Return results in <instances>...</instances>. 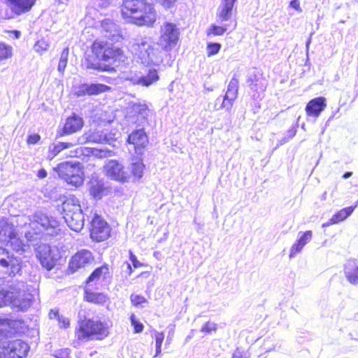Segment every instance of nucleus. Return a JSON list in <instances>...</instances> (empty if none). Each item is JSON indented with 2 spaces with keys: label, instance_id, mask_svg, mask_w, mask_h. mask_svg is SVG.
Segmentation results:
<instances>
[{
  "label": "nucleus",
  "instance_id": "nucleus-1",
  "mask_svg": "<svg viewBox=\"0 0 358 358\" xmlns=\"http://www.w3.org/2000/svg\"><path fill=\"white\" fill-rule=\"evenodd\" d=\"M16 222L19 227L24 228L22 233L24 234L26 241L19 237L12 222L4 218L0 220V242L10 244L16 252L26 251L29 244L34 245V242L41 236H52L59 228V222L42 211H37L30 217L20 216Z\"/></svg>",
  "mask_w": 358,
  "mask_h": 358
},
{
  "label": "nucleus",
  "instance_id": "nucleus-2",
  "mask_svg": "<svg viewBox=\"0 0 358 358\" xmlns=\"http://www.w3.org/2000/svg\"><path fill=\"white\" fill-rule=\"evenodd\" d=\"M33 299L29 287L24 281H14L7 286L0 287V307L11 306L25 310L31 306Z\"/></svg>",
  "mask_w": 358,
  "mask_h": 358
},
{
  "label": "nucleus",
  "instance_id": "nucleus-3",
  "mask_svg": "<svg viewBox=\"0 0 358 358\" xmlns=\"http://www.w3.org/2000/svg\"><path fill=\"white\" fill-rule=\"evenodd\" d=\"M158 43L150 38L139 36L131 41L130 51L141 64L147 66H158L163 62L162 52Z\"/></svg>",
  "mask_w": 358,
  "mask_h": 358
},
{
  "label": "nucleus",
  "instance_id": "nucleus-4",
  "mask_svg": "<svg viewBox=\"0 0 358 358\" xmlns=\"http://www.w3.org/2000/svg\"><path fill=\"white\" fill-rule=\"evenodd\" d=\"M122 15L129 22L139 26H150L156 20L152 5L146 3L145 0H124Z\"/></svg>",
  "mask_w": 358,
  "mask_h": 358
},
{
  "label": "nucleus",
  "instance_id": "nucleus-5",
  "mask_svg": "<svg viewBox=\"0 0 358 358\" xmlns=\"http://www.w3.org/2000/svg\"><path fill=\"white\" fill-rule=\"evenodd\" d=\"M113 326L110 320H84L79 322L76 335L78 340L95 338L99 340L106 338Z\"/></svg>",
  "mask_w": 358,
  "mask_h": 358
},
{
  "label": "nucleus",
  "instance_id": "nucleus-6",
  "mask_svg": "<svg viewBox=\"0 0 358 358\" xmlns=\"http://www.w3.org/2000/svg\"><path fill=\"white\" fill-rule=\"evenodd\" d=\"M108 44V42L101 41H96L93 43L92 46V55L87 59V67L88 69L101 71H108V66L106 64L101 63V62H105L106 58H108V56L106 55Z\"/></svg>",
  "mask_w": 358,
  "mask_h": 358
},
{
  "label": "nucleus",
  "instance_id": "nucleus-7",
  "mask_svg": "<svg viewBox=\"0 0 358 358\" xmlns=\"http://www.w3.org/2000/svg\"><path fill=\"white\" fill-rule=\"evenodd\" d=\"M29 349V345L20 340L0 341V358H26Z\"/></svg>",
  "mask_w": 358,
  "mask_h": 358
},
{
  "label": "nucleus",
  "instance_id": "nucleus-8",
  "mask_svg": "<svg viewBox=\"0 0 358 358\" xmlns=\"http://www.w3.org/2000/svg\"><path fill=\"white\" fill-rule=\"evenodd\" d=\"M21 270V260L0 247V278H5L18 273Z\"/></svg>",
  "mask_w": 358,
  "mask_h": 358
},
{
  "label": "nucleus",
  "instance_id": "nucleus-9",
  "mask_svg": "<svg viewBox=\"0 0 358 358\" xmlns=\"http://www.w3.org/2000/svg\"><path fill=\"white\" fill-rule=\"evenodd\" d=\"M180 31L175 24L166 22L160 29L158 45L165 51H170L179 40Z\"/></svg>",
  "mask_w": 358,
  "mask_h": 358
},
{
  "label": "nucleus",
  "instance_id": "nucleus-10",
  "mask_svg": "<svg viewBox=\"0 0 358 358\" xmlns=\"http://www.w3.org/2000/svg\"><path fill=\"white\" fill-rule=\"evenodd\" d=\"M110 228L108 224L99 215L95 214L91 221L90 236L92 240L101 242L110 236Z\"/></svg>",
  "mask_w": 358,
  "mask_h": 358
},
{
  "label": "nucleus",
  "instance_id": "nucleus-11",
  "mask_svg": "<svg viewBox=\"0 0 358 358\" xmlns=\"http://www.w3.org/2000/svg\"><path fill=\"white\" fill-rule=\"evenodd\" d=\"M238 91V81L236 78H233L229 81L227 87V91L223 98L218 97L215 103V109L220 110L226 108L227 110H230L233 102L237 98Z\"/></svg>",
  "mask_w": 358,
  "mask_h": 358
},
{
  "label": "nucleus",
  "instance_id": "nucleus-12",
  "mask_svg": "<svg viewBox=\"0 0 358 358\" xmlns=\"http://www.w3.org/2000/svg\"><path fill=\"white\" fill-rule=\"evenodd\" d=\"M36 256L41 265L47 270H51L56 264L57 257L52 249L47 244H40L36 248Z\"/></svg>",
  "mask_w": 358,
  "mask_h": 358
},
{
  "label": "nucleus",
  "instance_id": "nucleus-13",
  "mask_svg": "<svg viewBox=\"0 0 358 358\" xmlns=\"http://www.w3.org/2000/svg\"><path fill=\"white\" fill-rule=\"evenodd\" d=\"M110 90V87L101 83L82 84L75 88L74 94L77 96L98 95Z\"/></svg>",
  "mask_w": 358,
  "mask_h": 358
},
{
  "label": "nucleus",
  "instance_id": "nucleus-14",
  "mask_svg": "<svg viewBox=\"0 0 358 358\" xmlns=\"http://www.w3.org/2000/svg\"><path fill=\"white\" fill-rule=\"evenodd\" d=\"M93 261V257L90 251L83 250L78 251L71 258L69 262V268L72 272L90 264Z\"/></svg>",
  "mask_w": 358,
  "mask_h": 358
},
{
  "label": "nucleus",
  "instance_id": "nucleus-15",
  "mask_svg": "<svg viewBox=\"0 0 358 358\" xmlns=\"http://www.w3.org/2000/svg\"><path fill=\"white\" fill-rule=\"evenodd\" d=\"M127 141L134 145L135 152L141 155L148 143V138L143 129H138L129 135Z\"/></svg>",
  "mask_w": 358,
  "mask_h": 358
},
{
  "label": "nucleus",
  "instance_id": "nucleus-16",
  "mask_svg": "<svg viewBox=\"0 0 358 358\" xmlns=\"http://www.w3.org/2000/svg\"><path fill=\"white\" fill-rule=\"evenodd\" d=\"M237 0H221L216 17L220 23L229 21L232 16L234 4Z\"/></svg>",
  "mask_w": 358,
  "mask_h": 358
},
{
  "label": "nucleus",
  "instance_id": "nucleus-17",
  "mask_svg": "<svg viewBox=\"0 0 358 358\" xmlns=\"http://www.w3.org/2000/svg\"><path fill=\"white\" fill-rule=\"evenodd\" d=\"M103 36L113 41H119L121 38L120 27L109 19L104 20L101 24Z\"/></svg>",
  "mask_w": 358,
  "mask_h": 358
},
{
  "label": "nucleus",
  "instance_id": "nucleus-18",
  "mask_svg": "<svg viewBox=\"0 0 358 358\" xmlns=\"http://www.w3.org/2000/svg\"><path fill=\"white\" fill-rule=\"evenodd\" d=\"M65 222L71 230L80 231L84 227L85 219L83 210L63 215Z\"/></svg>",
  "mask_w": 358,
  "mask_h": 358
},
{
  "label": "nucleus",
  "instance_id": "nucleus-19",
  "mask_svg": "<svg viewBox=\"0 0 358 358\" xmlns=\"http://www.w3.org/2000/svg\"><path fill=\"white\" fill-rule=\"evenodd\" d=\"M103 172L106 176L112 179H125L123 166L115 160L108 161L103 166Z\"/></svg>",
  "mask_w": 358,
  "mask_h": 358
},
{
  "label": "nucleus",
  "instance_id": "nucleus-20",
  "mask_svg": "<svg viewBox=\"0 0 358 358\" xmlns=\"http://www.w3.org/2000/svg\"><path fill=\"white\" fill-rule=\"evenodd\" d=\"M18 324L16 320H10L0 316V341L7 340L8 336L15 334Z\"/></svg>",
  "mask_w": 358,
  "mask_h": 358
},
{
  "label": "nucleus",
  "instance_id": "nucleus-21",
  "mask_svg": "<svg viewBox=\"0 0 358 358\" xmlns=\"http://www.w3.org/2000/svg\"><path fill=\"white\" fill-rule=\"evenodd\" d=\"M106 55L108 56V58H106L104 64L108 66V69H110V65L114 64L116 62H124L126 58L123 50L118 47L114 46L110 43L108 44Z\"/></svg>",
  "mask_w": 358,
  "mask_h": 358
},
{
  "label": "nucleus",
  "instance_id": "nucleus-22",
  "mask_svg": "<svg viewBox=\"0 0 358 358\" xmlns=\"http://www.w3.org/2000/svg\"><path fill=\"white\" fill-rule=\"evenodd\" d=\"M327 106L326 99L324 97H317L310 100L306 107L308 115L317 117Z\"/></svg>",
  "mask_w": 358,
  "mask_h": 358
},
{
  "label": "nucleus",
  "instance_id": "nucleus-23",
  "mask_svg": "<svg viewBox=\"0 0 358 358\" xmlns=\"http://www.w3.org/2000/svg\"><path fill=\"white\" fill-rule=\"evenodd\" d=\"M13 13L20 15L31 10L36 0H7Z\"/></svg>",
  "mask_w": 358,
  "mask_h": 358
},
{
  "label": "nucleus",
  "instance_id": "nucleus-24",
  "mask_svg": "<svg viewBox=\"0 0 358 358\" xmlns=\"http://www.w3.org/2000/svg\"><path fill=\"white\" fill-rule=\"evenodd\" d=\"M90 192L94 199H100L109 193L110 188L103 180H91Z\"/></svg>",
  "mask_w": 358,
  "mask_h": 358
},
{
  "label": "nucleus",
  "instance_id": "nucleus-25",
  "mask_svg": "<svg viewBox=\"0 0 358 358\" xmlns=\"http://www.w3.org/2000/svg\"><path fill=\"white\" fill-rule=\"evenodd\" d=\"M83 126V119L78 115H73L66 119L63 132L65 134H71L79 131Z\"/></svg>",
  "mask_w": 358,
  "mask_h": 358
},
{
  "label": "nucleus",
  "instance_id": "nucleus-26",
  "mask_svg": "<svg viewBox=\"0 0 358 358\" xmlns=\"http://www.w3.org/2000/svg\"><path fill=\"white\" fill-rule=\"evenodd\" d=\"M344 271L345 277L350 283H358V264L355 259L348 260Z\"/></svg>",
  "mask_w": 358,
  "mask_h": 358
},
{
  "label": "nucleus",
  "instance_id": "nucleus-27",
  "mask_svg": "<svg viewBox=\"0 0 358 358\" xmlns=\"http://www.w3.org/2000/svg\"><path fill=\"white\" fill-rule=\"evenodd\" d=\"M80 143L86 142H92L96 143H109V139L107 136L100 131H90L85 133L80 138Z\"/></svg>",
  "mask_w": 358,
  "mask_h": 358
},
{
  "label": "nucleus",
  "instance_id": "nucleus-28",
  "mask_svg": "<svg viewBox=\"0 0 358 358\" xmlns=\"http://www.w3.org/2000/svg\"><path fill=\"white\" fill-rule=\"evenodd\" d=\"M63 215L82 210L79 201L73 196L66 197L62 204Z\"/></svg>",
  "mask_w": 358,
  "mask_h": 358
},
{
  "label": "nucleus",
  "instance_id": "nucleus-29",
  "mask_svg": "<svg viewBox=\"0 0 358 358\" xmlns=\"http://www.w3.org/2000/svg\"><path fill=\"white\" fill-rule=\"evenodd\" d=\"M357 203L358 201H357L356 204L354 206H350L341 209L340 211H338V213L333 215V217L331 218V222L336 224L345 220L354 211L355 208L357 206Z\"/></svg>",
  "mask_w": 358,
  "mask_h": 358
},
{
  "label": "nucleus",
  "instance_id": "nucleus-30",
  "mask_svg": "<svg viewBox=\"0 0 358 358\" xmlns=\"http://www.w3.org/2000/svg\"><path fill=\"white\" fill-rule=\"evenodd\" d=\"M157 70L156 69H149L145 76H141V85L148 87L159 80Z\"/></svg>",
  "mask_w": 358,
  "mask_h": 358
},
{
  "label": "nucleus",
  "instance_id": "nucleus-31",
  "mask_svg": "<svg viewBox=\"0 0 358 358\" xmlns=\"http://www.w3.org/2000/svg\"><path fill=\"white\" fill-rule=\"evenodd\" d=\"M59 175L61 173H64L66 176V178H64L63 179H70L71 178L74 177H78L80 178H82V176H80L78 173H75V171H76L78 172V169L77 166H74L69 164H63L61 166L59 167Z\"/></svg>",
  "mask_w": 358,
  "mask_h": 358
},
{
  "label": "nucleus",
  "instance_id": "nucleus-32",
  "mask_svg": "<svg viewBox=\"0 0 358 358\" xmlns=\"http://www.w3.org/2000/svg\"><path fill=\"white\" fill-rule=\"evenodd\" d=\"M108 273V268L106 266H101L94 271V272L90 275L87 279V283L89 284L91 282H98L101 278L104 279L106 275Z\"/></svg>",
  "mask_w": 358,
  "mask_h": 358
},
{
  "label": "nucleus",
  "instance_id": "nucleus-33",
  "mask_svg": "<svg viewBox=\"0 0 358 358\" xmlns=\"http://www.w3.org/2000/svg\"><path fill=\"white\" fill-rule=\"evenodd\" d=\"M85 298L87 301L92 302L94 303L102 304L106 302L107 297L102 293L92 292L86 289Z\"/></svg>",
  "mask_w": 358,
  "mask_h": 358
},
{
  "label": "nucleus",
  "instance_id": "nucleus-34",
  "mask_svg": "<svg viewBox=\"0 0 358 358\" xmlns=\"http://www.w3.org/2000/svg\"><path fill=\"white\" fill-rule=\"evenodd\" d=\"M133 162L131 164V171L133 176L136 178H141L143 176V169L145 168L144 164H143V160L140 157H136L132 159Z\"/></svg>",
  "mask_w": 358,
  "mask_h": 358
},
{
  "label": "nucleus",
  "instance_id": "nucleus-35",
  "mask_svg": "<svg viewBox=\"0 0 358 358\" xmlns=\"http://www.w3.org/2000/svg\"><path fill=\"white\" fill-rule=\"evenodd\" d=\"M129 113L134 115H139L145 116L148 112V107L145 104L134 103L129 108Z\"/></svg>",
  "mask_w": 358,
  "mask_h": 358
},
{
  "label": "nucleus",
  "instance_id": "nucleus-36",
  "mask_svg": "<svg viewBox=\"0 0 358 358\" xmlns=\"http://www.w3.org/2000/svg\"><path fill=\"white\" fill-rule=\"evenodd\" d=\"M91 153L92 155L100 159L113 155V152L108 148H93L92 149Z\"/></svg>",
  "mask_w": 358,
  "mask_h": 358
},
{
  "label": "nucleus",
  "instance_id": "nucleus-37",
  "mask_svg": "<svg viewBox=\"0 0 358 358\" xmlns=\"http://www.w3.org/2000/svg\"><path fill=\"white\" fill-rule=\"evenodd\" d=\"M155 333V348L156 352L155 357H157L162 352V345L164 339V332H159L157 331H154Z\"/></svg>",
  "mask_w": 358,
  "mask_h": 358
},
{
  "label": "nucleus",
  "instance_id": "nucleus-38",
  "mask_svg": "<svg viewBox=\"0 0 358 358\" xmlns=\"http://www.w3.org/2000/svg\"><path fill=\"white\" fill-rule=\"evenodd\" d=\"M49 46V41L45 38H42L35 43L34 50L41 55L48 49Z\"/></svg>",
  "mask_w": 358,
  "mask_h": 358
},
{
  "label": "nucleus",
  "instance_id": "nucleus-39",
  "mask_svg": "<svg viewBox=\"0 0 358 358\" xmlns=\"http://www.w3.org/2000/svg\"><path fill=\"white\" fill-rule=\"evenodd\" d=\"M227 30L226 26H217L212 24L207 31V34L213 36H222Z\"/></svg>",
  "mask_w": 358,
  "mask_h": 358
},
{
  "label": "nucleus",
  "instance_id": "nucleus-40",
  "mask_svg": "<svg viewBox=\"0 0 358 358\" xmlns=\"http://www.w3.org/2000/svg\"><path fill=\"white\" fill-rule=\"evenodd\" d=\"M12 56V48L3 43H0V62Z\"/></svg>",
  "mask_w": 358,
  "mask_h": 358
},
{
  "label": "nucleus",
  "instance_id": "nucleus-41",
  "mask_svg": "<svg viewBox=\"0 0 358 358\" xmlns=\"http://www.w3.org/2000/svg\"><path fill=\"white\" fill-rule=\"evenodd\" d=\"M68 55H69V49L65 48L62 52L59 64H58V71L60 72H63L66 66L67 61H68Z\"/></svg>",
  "mask_w": 358,
  "mask_h": 358
},
{
  "label": "nucleus",
  "instance_id": "nucleus-42",
  "mask_svg": "<svg viewBox=\"0 0 358 358\" xmlns=\"http://www.w3.org/2000/svg\"><path fill=\"white\" fill-rule=\"evenodd\" d=\"M124 78L131 81L134 85H141V75H138L134 72H128L124 75Z\"/></svg>",
  "mask_w": 358,
  "mask_h": 358
},
{
  "label": "nucleus",
  "instance_id": "nucleus-43",
  "mask_svg": "<svg viewBox=\"0 0 358 358\" xmlns=\"http://www.w3.org/2000/svg\"><path fill=\"white\" fill-rule=\"evenodd\" d=\"M71 350L69 348L58 349L53 352L55 358H70Z\"/></svg>",
  "mask_w": 358,
  "mask_h": 358
},
{
  "label": "nucleus",
  "instance_id": "nucleus-44",
  "mask_svg": "<svg viewBox=\"0 0 358 358\" xmlns=\"http://www.w3.org/2000/svg\"><path fill=\"white\" fill-rule=\"evenodd\" d=\"M313 237V232L312 231H306L305 232H303L301 235L299 237V239L297 240L299 241L301 245L305 246L308 243H309Z\"/></svg>",
  "mask_w": 358,
  "mask_h": 358
},
{
  "label": "nucleus",
  "instance_id": "nucleus-45",
  "mask_svg": "<svg viewBox=\"0 0 358 358\" xmlns=\"http://www.w3.org/2000/svg\"><path fill=\"white\" fill-rule=\"evenodd\" d=\"M303 245L301 243L296 241L290 248L289 258H292L296 256V254L301 252L303 248Z\"/></svg>",
  "mask_w": 358,
  "mask_h": 358
},
{
  "label": "nucleus",
  "instance_id": "nucleus-46",
  "mask_svg": "<svg viewBox=\"0 0 358 358\" xmlns=\"http://www.w3.org/2000/svg\"><path fill=\"white\" fill-rule=\"evenodd\" d=\"M221 48V45L217 43H210L207 45L208 56L217 54Z\"/></svg>",
  "mask_w": 358,
  "mask_h": 358
},
{
  "label": "nucleus",
  "instance_id": "nucleus-47",
  "mask_svg": "<svg viewBox=\"0 0 358 358\" xmlns=\"http://www.w3.org/2000/svg\"><path fill=\"white\" fill-rule=\"evenodd\" d=\"M131 324L134 327L135 333H140L143 330V325L139 321L137 320L134 314H132L130 317Z\"/></svg>",
  "mask_w": 358,
  "mask_h": 358
},
{
  "label": "nucleus",
  "instance_id": "nucleus-48",
  "mask_svg": "<svg viewBox=\"0 0 358 358\" xmlns=\"http://www.w3.org/2000/svg\"><path fill=\"white\" fill-rule=\"evenodd\" d=\"M217 329V324L213 322H208L205 323L201 329V331L204 333H210L213 331H215Z\"/></svg>",
  "mask_w": 358,
  "mask_h": 358
},
{
  "label": "nucleus",
  "instance_id": "nucleus-49",
  "mask_svg": "<svg viewBox=\"0 0 358 358\" xmlns=\"http://www.w3.org/2000/svg\"><path fill=\"white\" fill-rule=\"evenodd\" d=\"M73 146V144L71 143H59L58 144L54 146L53 151L55 152V155L60 152L62 150L69 148Z\"/></svg>",
  "mask_w": 358,
  "mask_h": 358
},
{
  "label": "nucleus",
  "instance_id": "nucleus-50",
  "mask_svg": "<svg viewBox=\"0 0 358 358\" xmlns=\"http://www.w3.org/2000/svg\"><path fill=\"white\" fill-rule=\"evenodd\" d=\"M131 301L132 304L136 306L146 302L145 298L141 295H131Z\"/></svg>",
  "mask_w": 358,
  "mask_h": 358
},
{
  "label": "nucleus",
  "instance_id": "nucleus-51",
  "mask_svg": "<svg viewBox=\"0 0 358 358\" xmlns=\"http://www.w3.org/2000/svg\"><path fill=\"white\" fill-rule=\"evenodd\" d=\"M57 321L61 327L67 328L69 327L70 321L69 318L60 315Z\"/></svg>",
  "mask_w": 358,
  "mask_h": 358
},
{
  "label": "nucleus",
  "instance_id": "nucleus-52",
  "mask_svg": "<svg viewBox=\"0 0 358 358\" xmlns=\"http://www.w3.org/2000/svg\"><path fill=\"white\" fill-rule=\"evenodd\" d=\"M41 137L38 134H34L29 135L27 138V143L29 144H35L39 141Z\"/></svg>",
  "mask_w": 358,
  "mask_h": 358
},
{
  "label": "nucleus",
  "instance_id": "nucleus-53",
  "mask_svg": "<svg viewBox=\"0 0 358 358\" xmlns=\"http://www.w3.org/2000/svg\"><path fill=\"white\" fill-rule=\"evenodd\" d=\"M130 260L135 268H138L142 266L141 263L138 262L136 257L132 253V252L129 251Z\"/></svg>",
  "mask_w": 358,
  "mask_h": 358
},
{
  "label": "nucleus",
  "instance_id": "nucleus-54",
  "mask_svg": "<svg viewBox=\"0 0 358 358\" xmlns=\"http://www.w3.org/2000/svg\"><path fill=\"white\" fill-rule=\"evenodd\" d=\"M157 1L165 8H170L176 1V0H157Z\"/></svg>",
  "mask_w": 358,
  "mask_h": 358
},
{
  "label": "nucleus",
  "instance_id": "nucleus-55",
  "mask_svg": "<svg viewBox=\"0 0 358 358\" xmlns=\"http://www.w3.org/2000/svg\"><path fill=\"white\" fill-rule=\"evenodd\" d=\"M289 6L293 8L294 9H295L296 10L299 11V12H301L302 10L301 8V6H300V3H299V0H292L291 1L290 3H289Z\"/></svg>",
  "mask_w": 358,
  "mask_h": 358
},
{
  "label": "nucleus",
  "instance_id": "nucleus-56",
  "mask_svg": "<svg viewBox=\"0 0 358 358\" xmlns=\"http://www.w3.org/2000/svg\"><path fill=\"white\" fill-rule=\"evenodd\" d=\"M60 315L59 314V311L56 309L50 310L49 313V317L50 319H57L58 320Z\"/></svg>",
  "mask_w": 358,
  "mask_h": 358
},
{
  "label": "nucleus",
  "instance_id": "nucleus-57",
  "mask_svg": "<svg viewBox=\"0 0 358 358\" xmlns=\"http://www.w3.org/2000/svg\"><path fill=\"white\" fill-rule=\"evenodd\" d=\"M296 130L295 129H289L287 131V134L285 137H287V138H288V140L289 141L296 135Z\"/></svg>",
  "mask_w": 358,
  "mask_h": 358
},
{
  "label": "nucleus",
  "instance_id": "nucleus-58",
  "mask_svg": "<svg viewBox=\"0 0 358 358\" xmlns=\"http://www.w3.org/2000/svg\"><path fill=\"white\" fill-rule=\"evenodd\" d=\"M114 0H99V5L101 7H107L110 3H111Z\"/></svg>",
  "mask_w": 358,
  "mask_h": 358
},
{
  "label": "nucleus",
  "instance_id": "nucleus-59",
  "mask_svg": "<svg viewBox=\"0 0 358 358\" xmlns=\"http://www.w3.org/2000/svg\"><path fill=\"white\" fill-rule=\"evenodd\" d=\"M37 176L40 178H45L47 176V172L45 169H42L38 171Z\"/></svg>",
  "mask_w": 358,
  "mask_h": 358
},
{
  "label": "nucleus",
  "instance_id": "nucleus-60",
  "mask_svg": "<svg viewBox=\"0 0 358 358\" xmlns=\"http://www.w3.org/2000/svg\"><path fill=\"white\" fill-rule=\"evenodd\" d=\"M288 141H289V140H288V138H287V137H283V138H282L279 141V143L277 144V145H276L275 148H278V147H279V146H280V145H283V144L286 143H287V142H288Z\"/></svg>",
  "mask_w": 358,
  "mask_h": 358
},
{
  "label": "nucleus",
  "instance_id": "nucleus-61",
  "mask_svg": "<svg viewBox=\"0 0 358 358\" xmlns=\"http://www.w3.org/2000/svg\"><path fill=\"white\" fill-rule=\"evenodd\" d=\"M127 270L128 275H130L132 273V268H131V264L129 263H127Z\"/></svg>",
  "mask_w": 358,
  "mask_h": 358
},
{
  "label": "nucleus",
  "instance_id": "nucleus-62",
  "mask_svg": "<svg viewBox=\"0 0 358 358\" xmlns=\"http://www.w3.org/2000/svg\"><path fill=\"white\" fill-rule=\"evenodd\" d=\"M83 180H75V182L73 185H75L76 187L80 186L83 184Z\"/></svg>",
  "mask_w": 358,
  "mask_h": 358
},
{
  "label": "nucleus",
  "instance_id": "nucleus-63",
  "mask_svg": "<svg viewBox=\"0 0 358 358\" xmlns=\"http://www.w3.org/2000/svg\"><path fill=\"white\" fill-rule=\"evenodd\" d=\"M352 172H350V171H348V172H346V173L343 175V178H350V177H351V176H352Z\"/></svg>",
  "mask_w": 358,
  "mask_h": 358
},
{
  "label": "nucleus",
  "instance_id": "nucleus-64",
  "mask_svg": "<svg viewBox=\"0 0 358 358\" xmlns=\"http://www.w3.org/2000/svg\"><path fill=\"white\" fill-rule=\"evenodd\" d=\"M173 329H172L171 331H169V336L167 337V340L171 341V336H173Z\"/></svg>",
  "mask_w": 358,
  "mask_h": 358
}]
</instances>
